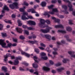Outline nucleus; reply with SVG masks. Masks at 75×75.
<instances>
[{
	"label": "nucleus",
	"instance_id": "1",
	"mask_svg": "<svg viewBox=\"0 0 75 75\" xmlns=\"http://www.w3.org/2000/svg\"><path fill=\"white\" fill-rule=\"evenodd\" d=\"M40 23H39V25L40 27H42V28H45V27H47V29L44 30V29H41V31L42 33H47L50 32V30L52 29L51 28L49 27L48 25H45V21L44 20L41 19L40 20Z\"/></svg>",
	"mask_w": 75,
	"mask_h": 75
},
{
	"label": "nucleus",
	"instance_id": "2",
	"mask_svg": "<svg viewBox=\"0 0 75 75\" xmlns=\"http://www.w3.org/2000/svg\"><path fill=\"white\" fill-rule=\"evenodd\" d=\"M5 10H6L7 11H9V8L7 6L5 5L3 8V9L2 11V14L0 15V19L2 18V17L4 16V14L5 13Z\"/></svg>",
	"mask_w": 75,
	"mask_h": 75
},
{
	"label": "nucleus",
	"instance_id": "3",
	"mask_svg": "<svg viewBox=\"0 0 75 75\" xmlns=\"http://www.w3.org/2000/svg\"><path fill=\"white\" fill-rule=\"evenodd\" d=\"M63 1H64V2H66L67 3H68V6L69 7V10L71 11H73V8H72V6L71 4V2H69V0H63Z\"/></svg>",
	"mask_w": 75,
	"mask_h": 75
},
{
	"label": "nucleus",
	"instance_id": "4",
	"mask_svg": "<svg viewBox=\"0 0 75 75\" xmlns=\"http://www.w3.org/2000/svg\"><path fill=\"white\" fill-rule=\"evenodd\" d=\"M0 45H1L3 48H7V47L6 45V43L4 42V40L0 39Z\"/></svg>",
	"mask_w": 75,
	"mask_h": 75
},
{
	"label": "nucleus",
	"instance_id": "5",
	"mask_svg": "<svg viewBox=\"0 0 75 75\" xmlns=\"http://www.w3.org/2000/svg\"><path fill=\"white\" fill-rule=\"evenodd\" d=\"M62 8H64L65 10L64 11L65 13L66 14H69V13L67 11V10L68 8H67V6L66 5H62Z\"/></svg>",
	"mask_w": 75,
	"mask_h": 75
},
{
	"label": "nucleus",
	"instance_id": "6",
	"mask_svg": "<svg viewBox=\"0 0 75 75\" xmlns=\"http://www.w3.org/2000/svg\"><path fill=\"white\" fill-rule=\"evenodd\" d=\"M28 23L30 25H35V22L33 21H28Z\"/></svg>",
	"mask_w": 75,
	"mask_h": 75
},
{
	"label": "nucleus",
	"instance_id": "7",
	"mask_svg": "<svg viewBox=\"0 0 75 75\" xmlns=\"http://www.w3.org/2000/svg\"><path fill=\"white\" fill-rule=\"evenodd\" d=\"M54 27L56 28H64V27L61 24H60L58 25H55L54 26Z\"/></svg>",
	"mask_w": 75,
	"mask_h": 75
},
{
	"label": "nucleus",
	"instance_id": "8",
	"mask_svg": "<svg viewBox=\"0 0 75 75\" xmlns=\"http://www.w3.org/2000/svg\"><path fill=\"white\" fill-rule=\"evenodd\" d=\"M34 60L35 61V62L37 63H38L39 60H38V57L35 56H33Z\"/></svg>",
	"mask_w": 75,
	"mask_h": 75
},
{
	"label": "nucleus",
	"instance_id": "9",
	"mask_svg": "<svg viewBox=\"0 0 75 75\" xmlns=\"http://www.w3.org/2000/svg\"><path fill=\"white\" fill-rule=\"evenodd\" d=\"M16 30L17 32L19 33H21L23 32V30L22 29L20 28H16Z\"/></svg>",
	"mask_w": 75,
	"mask_h": 75
},
{
	"label": "nucleus",
	"instance_id": "10",
	"mask_svg": "<svg viewBox=\"0 0 75 75\" xmlns=\"http://www.w3.org/2000/svg\"><path fill=\"white\" fill-rule=\"evenodd\" d=\"M37 63H38L35 62L33 64V68H37L38 67V65L37 64Z\"/></svg>",
	"mask_w": 75,
	"mask_h": 75
},
{
	"label": "nucleus",
	"instance_id": "11",
	"mask_svg": "<svg viewBox=\"0 0 75 75\" xmlns=\"http://www.w3.org/2000/svg\"><path fill=\"white\" fill-rule=\"evenodd\" d=\"M45 36L47 39H48L49 41L50 40V38H51V36L48 35H45Z\"/></svg>",
	"mask_w": 75,
	"mask_h": 75
},
{
	"label": "nucleus",
	"instance_id": "12",
	"mask_svg": "<svg viewBox=\"0 0 75 75\" xmlns=\"http://www.w3.org/2000/svg\"><path fill=\"white\" fill-rule=\"evenodd\" d=\"M30 43V44H35V43H37V42H38L36 40H34V41H30L29 40L28 41Z\"/></svg>",
	"mask_w": 75,
	"mask_h": 75
},
{
	"label": "nucleus",
	"instance_id": "13",
	"mask_svg": "<svg viewBox=\"0 0 75 75\" xmlns=\"http://www.w3.org/2000/svg\"><path fill=\"white\" fill-rule=\"evenodd\" d=\"M43 68L44 70V71H50V68L45 67H43Z\"/></svg>",
	"mask_w": 75,
	"mask_h": 75
},
{
	"label": "nucleus",
	"instance_id": "14",
	"mask_svg": "<svg viewBox=\"0 0 75 75\" xmlns=\"http://www.w3.org/2000/svg\"><path fill=\"white\" fill-rule=\"evenodd\" d=\"M11 54L10 53H7L6 55L4 56V57L5 58H7L8 57H11Z\"/></svg>",
	"mask_w": 75,
	"mask_h": 75
},
{
	"label": "nucleus",
	"instance_id": "15",
	"mask_svg": "<svg viewBox=\"0 0 75 75\" xmlns=\"http://www.w3.org/2000/svg\"><path fill=\"white\" fill-rule=\"evenodd\" d=\"M34 51L35 52H36V54H39L40 50L39 49L37 48H35L34 49Z\"/></svg>",
	"mask_w": 75,
	"mask_h": 75
},
{
	"label": "nucleus",
	"instance_id": "16",
	"mask_svg": "<svg viewBox=\"0 0 75 75\" xmlns=\"http://www.w3.org/2000/svg\"><path fill=\"white\" fill-rule=\"evenodd\" d=\"M7 68L3 66L2 67V70H3V71H4L5 72H7Z\"/></svg>",
	"mask_w": 75,
	"mask_h": 75
},
{
	"label": "nucleus",
	"instance_id": "17",
	"mask_svg": "<svg viewBox=\"0 0 75 75\" xmlns=\"http://www.w3.org/2000/svg\"><path fill=\"white\" fill-rule=\"evenodd\" d=\"M66 28L68 31H72V28L71 27L69 26L67 27Z\"/></svg>",
	"mask_w": 75,
	"mask_h": 75
},
{
	"label": "nucleus",
	"instance_id": "18",
	"mask_svg": "<svg viewBox=\"0 0 75 75\" xmlns=\"http://www.w3.org/2000/svg\"><path fill=\"white\" fill-rule=\"evenodd\" d=\"M57 70L58 72H61L62 70H64V67H61L60 69H57Z\"/></svg>",
	"mask_w": 75,
	"mask_h": 75
},
{
	"label": "nucleus",
	"instance_id": "19",
	"mask_svg": "<svg viewBox=\"0 0 75 75\" xmlns=\"http://www.w3.org/2000/svg\"><path fill=\"white\" fill-rule=\"evenodd\" d=\"M13 64H14L17 65H18V61L16 59H15L14 62H13Z\"/></svg>",
	"mask_w": 75,
	"mask_h": 75
},
{
	"label": "nucleus",
	"instance_id": "20",
	"mask_svg": "<svg viewBox=\"0 0 75 75\" xmlns=\"http://www.w3.org/2000/svg\"><path fill=\"white\" fill-rule=\"evenodd\" d=\"M46 4H47V3L45 2H42L41 4V6H42V7H45V6H46Z\"/></svg>",
	"mask_w": 75,
	"mask_h": 75
},
{
	"label": "nucleus",
	"instance_id": "21",
	"mask_svg": "<svg viewBox=\"0 0 75 75\" xmlns=\"http://www.w3.org/2000/svg\"><path fill=\"white\" fill-rule=\"evenodd\" d=\"M1 34H2V35L3 37H7L8 35L6 33H1Z\"/></svg>",
	"mask_w": 75,
	"mask_h": 75
},
{
	"label": "nucleus",
	"instance_id": "22",
	"mask_svg": "<svg viewBox=\"0 0 75 75\" xmlns=\"http://www.w3.org/2000/svg\"><path fill=\"white\" fill-rule=\"evenodd\" d=\"M22 19L23 20H28V18L25 17V15H23L22 16Z\"/></svg>",
	"mask_w": 75,
	"mask_h": 75
},
{
	"label": "nucleus",
	"instance_id": "23",
	"mask_svg": "<svg viewBox=\"0 0 75 75\" xmlns=\"http://www.w3.org/2000/svg\"><path fill=\"white\" fill-rule=\"evenodd\" d=\"M13 4L14 5V7H16V8H18V7L17 6H18V3L17 2H14L13 3Z\"/></svg>",
	"mask_w": 75,
	"mask_h": 75
},
{
	"label": "nucleus",
	"instance_id": "24",
	"mask_svg": "<svg viewBox=\"0 0 75 75\" xmlns=\"http://www.w3.org/2000/svg\"><path fill=\"white\" fill-rule=\"evenodd\" d=\"M12 43H9L7 44V46H6V47H7V48H8V47H9V48H11V47H12Z\"/></svg>",
	"mask_w": 75,
	"mask_h": 75
},
{
	"label": "nucleus",
	"instance_id": "25",
	"mask_svg": "<svg viewBox=\"0 0 75 75\" xmlns=\"http://www.w3.org/2000/svg\"><path fill=\"white\" fill-rule=\"evenodd\" d=\"M9 7L11 8V9H14V6L13 5V4H12L9 5Z\"/></svg>",
	"mask_w": 75,
	"mask_h": 75
},
{
	"label": "nucleus",
	"instance_id": "26",
	"mask_svg": "<svg viewBox=\"0 0 75 75\" xmlns=\"http://www.w3.org/2000/svg\"><path fill=\"white\" fill-rule=\"evenodd\" d=\"M58 33H66V31L65 30H58Z\"/></svg>",
	"mask_w": 75,
	"mask_h": 75
},
{
	"label": "nucleus",
	"instance_id": "27",
	"mask_svg": "<svg viewBox=\"0 0 75 75\" xmlns=\"http://www.w3.org/2000/svg\"><path fill=\"white\" fill-rule=\"evenodd\" d=\"M41 59H43L44 60H47L48 59V57L47 56H45V57H41Z\"/></svg>",
	"mask_w": 75,
	"mask_h": 75
},
{
	"label": "nucleus",
	"instance_id": "28",
	"mask_svg": "<svg viewBox=\"0 0 75 75\" xmlns=\"http://www.w3.org/2000/svg\"><path fill=\"white\" fill-rule=\"evenodd\" d=\"M40 55L41 57H42L43 56H45L46 55V54L44 52H42L40 54Z\"/></svg>",
	"mask_w": 75,
	"mask_h": 75
},
{
	"label": "nucleus",
	"instance_id": "29",
	"mask_svg": "<svg viewBox=\"0 0 75 75\" xmlns=\"http://www.w3.org/2000/svg\"><path fill=\"white\" fill-rule=\"evenodd\" d=\"M3 25L1 24H0V30H3Z\"/></svg>",
	"mask_w": 75,
	"mask_h": 75
},
{
	"label": "nucleus",
	"instance_id": "30",
	"mask_svg": "<svg viewBox=\"0 0 75 75\" xmlns=\"http://www.w3.org/2000/svg\"><path fill=\"white\" fill-rule=\"evenodd\" d=\"M37 12L35 11L33 8H32L31 13H36Z\"/></svg>",
	"mask_w": 75,
	"mask_h": 75
},
{
	"label": "nucleus",
	"instance_id": "31",
	"mask_svg": "<svg viewBox=\"0 0 75 75\" xmlns=\"http://www.w3.org/2000/svg\"><path fill=\"white\" fill-rule=\"evenodd\" d=\"M27 28L28 30H35V29L30 27H28Z\"/></svg>",
	"mask_w": 75,
	"mask_h": 75
},
{
	"label": "nucleus",
	"instance_id": "32",
	"mask_svg": "<svg viewBox=\"0 0 75 75\" xmlns=\"http://www.w3.org/2000/svg\"><path fill=\"white\" fill-rule=\"evenodd\" d=\"M19 38L20 39H21V40H24L25 38L24 36L22 35L20 36Z\"/></svg>",
	"mask_w": 75,
	"mask_h": 75
},
{
	"label": "nucleus",
	"instance_id": "33",
	"mask_svg": "<svg viewBox=\"0 0 75 75\" xmlns=\"http://www.w3.org/2000/svg\"><path fill=\"white\" fill-rule=\"evenodd\" d=\"M57 16L58 17H59V18H64V16L62 15L60 16L59 15H58Z\"/></svg>",
	"mask_w": 75,
	"mask_h": 75
},
{
	"label": "nucleus",
	"instance_id": "34",
	"mask_svg": "<svg viewBox=\"0 0 75 75\" xmlns=\"http://www.w3.org/2000/svg\"><path fill=\"white\" fill-rule=\"evenodd\" d=\"M69 61L68 59H64V60L62 61L64 63H67V61Z\"/></svg>",
	"mask_w": 75,
	"mask_h": 75
},
{
	"label": "nucleus",
	"instance_id": "35",
	"mask_svg": "<svg viewBox=\"0 0 75 75\" xmlns=\"http://www.w3.org/2000/svg\"><path fill=\"white\" fill-rule=\"evenodd\" d=\"M40 45L41 46H42V47H46V45H45L44 44H43L42 43H41Z\"/></svg>",
	"mask_w": 75,
	"mask_h": 75
},
{
	"label": "nucleus",
	"instance_id": "36",
	"mask_svg": "<svg viewBox=\"0 0 75 75\" xmlns=\"http://www.w3.org/2000/svg\"><path fill=\"white\" fill-rule=\"evenodd\" d=\"M55 65L56 67H59V66H61V63L60 62H59L57 64H56Z\"/></svg>",
	"mask_w": 75,
	"mask_h": 75
},
{
	"label": "nucleus",
	"instance_id": "37",
	"mask_svg": "<svg viewBox=\"0 0 75 75\" xmlns=\"http://www.w3.org/2000/svg\"><path fill=\"white\" fill-rule=\"evenodd\" d=\"M53 12H58V10L57 8H53L52 9Z\"/></svg>",
	"mask_w": 75,
	"mask_h": 75
},
{
	"label": "nucleus",
	"instance_id": "38",
	"mask_svg": "<svg viewBox=\"0 0 75 75\" xmlns=\"http://www.w3.org/2000/svg\"><path fill=\"white\" fill-rule=\"evenodd\" d=\"M46 23L47 24H50V20H47L45 21Z\"/></svg>",
	"mask_w": 75,
	"mask_h": 75
},
{
	"label": "nucleus",
	"instance_id": "39",
	"mask_svg": "<svg viewBox=\"0 0 75 75\" xmlns=\"http://www.w3.org/2000/svg\"><path fill=\"white\" fill-rule=\"evenodd\" d=\"M19 10L21 12H24V9L23 8H20L19 9Z\"/></svg>",
	"mask_w": 75,
	"mask_h": 75
},
{
	"label": "nucleus",
	"instance_id": "40",
	"mask_svg": "<svg viewBox=\"0 0 75 75\" xmlns=\"http://www.w3.org/2000/svg\"><path fill=\"white\" fill-rule=\"evenodd\" d=\"M52 54L53 55H58V54L57 52H52Z\"/></svg>",
	"mask_w": 75,
	"mask_h": 75
},
{
	"label": "nucleus",
	"instance_id": "41",
	"mask_svg": "<svg viewBox=\"0 0 75 75\" xmlns=\"http://www.w3.org/2000/svg\"><path fill=\"white\" fill-rule=\"evenodd\" d=\"M53 7H54V5H51L50 6H48V8H49V9H50L52 8Z\"/></svg>",
	"mask_w": 75,
	"mask_h": 75
},
{
	"label": "nucleus",
	"instance_id": "42",
	"mask_svg": "<svg viewBox=\"0 0 75 75\" xmlns=\"http://www.w3.org/2000/svg\"><path fill=\"white\" fill-rule=\"evenodd\" d=\"M38 48L41 50H44V48L42 47H39Z\"/></svg>",
	"mask_w": 75,
	"mask_h": 75
},
{
	"label": "nucleus",
	"instance_id": "43",
	"mask_svg": "<svg viewBox=\"0 0 75 75\" xmlns=\"http://www.w3.org/2000/svg\"><path fill=\"white\" fill-rule=\"evenodd\" d=\"M23 4H24V5L26 6H28V3L26 2H24Z\"/></svg>",
	"mask_w": 75,
	"mask_h": 75
},
{
	"label": "nucleus",
	"instance_id": "44",
	"mask_svg": "<svg viewBox=\"0 0 75 75\" xmlns=\"http://www.w3.org/2000/svg\"><path fill=\"white\" fill-rule=\"evenodd\" d=\"M25 56H26L27 57H29L30 56V55L28 54V53H26L25 54Z\"/></svg>",
	"mask_w": 75,
	"mask_h": 75
},
{
	"label": "nucleus",
	"instance_id": "45",
	"mask_svg": "<svg viewBox=\"0 0 75 75\" xmlns=\"http://www.w3.org/2000/svg\"><path fill=\"white\" fill-rule=\"evenodd\" d=\"M55 22L56 23H59V21H60L59 20V19H56V20L55 21Z\"/></svg>",
	"mask_w": 75,
	"mask_h": 75
},
{
	"label": "nucleus",
	"instance_id": "46",
	"mask_svg": "<svg viewBox=\"0 0 75 75\" xmlns=\"http://www.w3.org/2000/svg\"><path fill=\"white\" fill-rule=\"evenodd\" d=\"M47 48H47L46 49V51H47V52H49V53H51V50H47Z\"/></svg>",
	"mask_w": 75,
	"mask_h": 75
},
{
	"label": "nucleus",
	"instance_id": "47",
	"mask_svg": "<svg viewBox=\"0 0 75 75\" xmlns=\"http://www.w3.org/2000/svg\"><path fill=\"white\" fill-rule=\"evenodd\" d=\"M25 33L27 35H28V34H29V32H28V31L27 30H25Z\"/></svg>",
	"mask_w": 75,
	"mask_h": 75
},
{
	"label": "nucleus",
	"instance_id": "48",
	"mask_svg": "<svg viewBox=\"0 0 75 75\" xmlns=\"http://www.w3.org/2000/svg\"><path fill=\"white\" fill-rule=\"evenodd\" d=\"M49 14V12H45L44 15L45 16H47V15H48Z\"/></svg>",
	"mask_w": 75,
	"mask_h": 75
},
{
	"label": "nucleus",
	"instance_id": "49",
	"mask_svg": "<svg viewBox=\"0 0 75 75\" xmlns=\"http://www.w3.org/2000/svg\"><path fill=\"white\" fill-rule=\"evenodd\" d=\"M16 59L17 60H18V59H19L20 60H21V57H16Z\"/></svg>",
	"mask_w": 75,
	"mask_h": 75
},
{
	"label": "nucleus",
	"instance_id": "50",
	"mask_svg": "<svg viewBox=\"0 0 75 75\" xmlns=\"http://www.w3.org/2000/svg\"><path fill=\"white\" fill-rule=\"evenodd\" d=\"M22 27H23V28H27V25H23L22 26Z\"/></svg>",
	"mask_w": 75,
	"mask_h": 75
},
{
	"label": "nucleus",
	"instance_id": "51",
	"mask_svg": "<svg viewBox=\"0 0 75 75\" xmlns=\"http://www.w3.org/2000/svg\"><path fill=\"white\" fill-rule=\"evenodd\" d=\"M69 24H73V23H72V21H71V20H69Z\"/></svg>",
	"mask_w": 75,
	"mask_h": 75
},
{
	"label": "nucleus",
	"instance_id": "52",
	"mask_svg": "<svg viewBox=\"0 0 75 75\" xmlns=\"http://www.w3.org/2000/svg\"><path fill=\"white\" fill-rule=\"evenodd\" d=\"M17 44L16 43H14L12 44V47H15L17 45Z\"/></svg>",
	"mask_w": 75,
	"mask_h": 75
},
{
	"label": "nucleus",
	"instance_id": "53",
	"mask_svg": "<svg viewBox=\"0 0 75 75\" xmlns=\"http://www.w3.org/2000/svg\"><path fill=\"white\" fill-rule=\"evenodd\" d=\"M23 15L24 16H25V15H28V13H27V12H24L23 13Z\"/></svg>",
	"mask_w": 75,
	"mask_h": 75
},
{
	"label": "nucleus",
	"instance_id": "54",
	"mask_svg": "<svg viewBox=\"0 0 75 75\" xmlns=\"http://www.w3.org/2000/svg\"><path fill=\"white\" fill-rule=\"evenodd\" d=\"M49 62L51 65H53V64H54V62L50 60Z\"/></svg>",
	"mask_w": 75,
	"mask_h": 75
},
{
	"label": "nucleus",
	"instance_id": "55",
	"mask_svg": "<svg viewBox=\"0 0 75 75\" xmlns=\"http://www.w3.org/2000/svg\"><path fill=\"white\" fill-rule=\"evenodd\" d=\"M49 14H54V13L53 11L52 12L49 11Z\"/></svg>",
	"mask_w": 75,
	"mask_h": 75
},
{
	"label": "nucleus",
	"instance_id": "56",
	"mask_svg": "<svg viewBox=\"0 0 75 75\" xmlns=\"http://www.w3.org/2000/svg\"><path fill=\"white\" fill-rule=\"evenodd\" d=\"M13 41L15 42H17V39H13Z\"/></svg>",
	"mask_w": 75,
	"mask_h": 75
},
{
	"label": "nucleus",
	"instance_id": "57",
	"mask_svg": "<svg viewBox=\"0 0 75 75\" xmlns=\"http://www.w3.org/2000/svg\"><path fill=\"white\" fill-rule=\"evenodd\" d=\"M52 72L53 73V74H55L56 71L54 70H52Z\"/></svg>",
	"mask_w": 75,
	"mask_h": 75
},
{
	"label": "nucleus",
	"instance_id": "58",
	"mask_svg": "<svg viewBox=\"0 0 75 75\" xmlns=\"http://www.w3.org/2000/svg\"><path fill=\"white\" fill-rule=\"evenodd\" d=\"M28 19L30 18V19H32L33 18V17L31 16H28Z\"/></svg>",
	"mask_w": 75,
	"mask_h": 75
},
{
	"label": "nucleus",
	"instance_id": "59",
	"mask_svg": "<svg viewBox=\"0 0 75 75\" xmlns=\"http://www.w3.org/2000/svg\"><path fill=\"white\" fill-rule=\"evenodd\" d=\"M21 53L22 55H25L26 53L23 51H21Z\"/></svg>",
	"mask_w": 75,
	"mask_h": 75
},
{
	"label": "nucleus",
	"instance_id": "60",
	"mask_svg": "<svg viewBox=\"0 0 75 75\" xmlns=\"http://www.w3.org/2000/svg\"><path fill=\"white\" fill-rule=\"evenodd\" d=\"M29 71L30 72H32L33 73V72H34V70H33V69H30Z\"/></svg>",
	"mask_w": 75,
	"mask_h": 75
},
{
	"label": "nucleus",
	"instance_id": "61",
	"mask_svg": "<svg viewBox=\"0 0 75 75\" xmlns=\"http://www.w3.org/2000/svg\"><path fill=\"white\" fill-rule=\"evenodd\" d=\"M33 38L34 39L36 38V37H37V36L36 35H33Z\"/></svg>",
	"mask_w": 75,
	"mask_h": 75
},
{
	"label": "nucleus",
	"instance_id": "62",
	"mask_svg": "<svg viewBox=\"0 0 75 75\" xmlns=\"http://www.w3.org/2000/svg\"><path fill=\"white\" fill-rule=\"evenodd\" d=\"M56 2H57V1L54 0V1H52V3H56Z\"/></svg>",
	"mask_w": 75,
	"mask_h": 75
},
{
	"label": "nucleus",
	"instance_id": "63",
	"mask_svg": "<svg viewBox=\"0 0 75 75\" xmlns=\"http://www.w3.org/2000/svg\"><path fill=\"white\" fill-rule=\"evenodd\" d=\"M68 53L69 54H70V55H71V54H72V52L71 51H69L68 52Z\"/></svg>",
	"mask_w": 75,
	"mask_h": 75
},
{
	"label": "nucleus",
	"instance_id": "64",
	"mask_svg": "<svg viewBox=\"0 0 75 75\" xmlns=\"http://www.w3.org/2000/svg\"><path fill=\"white\" fill-rule=\"evenodd\" d=\"M72 14L75 16V11H73L72 12Z\"/></svg>",
	"mask_w": 75,
	"mask_h": 75
}]
</instances>
